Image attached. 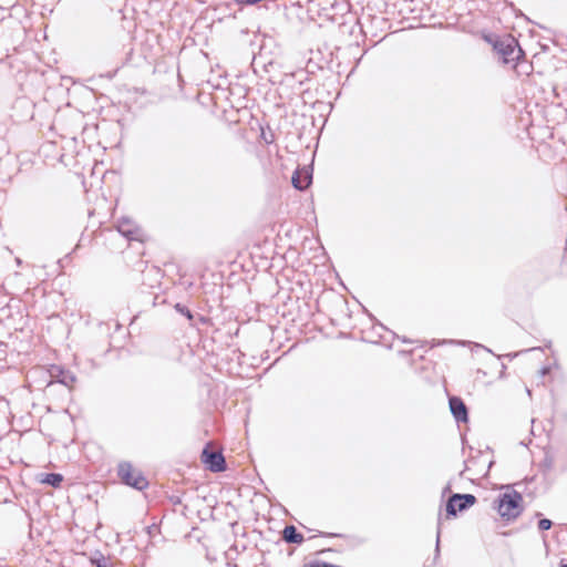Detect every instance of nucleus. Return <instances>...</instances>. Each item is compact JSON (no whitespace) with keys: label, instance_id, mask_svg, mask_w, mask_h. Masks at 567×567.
<instances>
[{"label":"nucleus","instance_id":"nucleus-1","mask_svg":"<svg viewBox=\"0 0 567 567\" xmlns=\"http://www.w3.org/2000/svg\"><path fill=\"white\" fill-rule=\"evenodd\" d=\"M522 502L523 497L516 491L511 493H503L495 501V508L502 518L506 520H514L523 512Z\"/></svg>","mask_w":567,"mask_h":567},{"label":"nucleus","instance_id":"nucleus-2","mask_svg":"<svg viewBox=\"0 0 567 567\" xmlns=\"http://www.w3.org/2000/svg\"><path fill=\"white\" fill-rule=\"evenodd\" d=\"M117 474L124 484L137 491H143L148 486V482L143 474L135 471L128 462H122L118 464Z\"/></svg>","mask_w":567,"mask_h":567},{"label":"nucleus","instance_id":"nucleus-3","mask_svg":"<svg viewBox=\"0 0 567 567\" xmlns=\"http://www.w3.org/2000/svg\"><path fill=\"white\" fill-rule=\"evenodd\" d=\"M494 49L499 55H502L504 63L517 61L524 54L517 41L513 37L496 40Z\"/></svg>","mask_w":567,"mask_h":567},{"label":"nucleus","instance_id":"nucleus-4","mask_svg":"<svg viewBox=\"0 0 567 567\" xmlns=\"http://www.w3.org/2000/svg\"><path fill=\"white\" fill-rule=\"evenodd\" d=\"M202 462L214 473L226 470V461L221 451L214 450L210 444H206L202 452Z\"/></svg>","mask_w":567,"mask_h":567},{"label":"nucleus","instance_id":"nucleus-5","mask_svg":"<svg viewBox=\"0 0 567 567\" xmlns=\"http://www.w3.org/2000/svg\"><path fill=\"white\" fill-rule=\"evenodd\" d=\"M476 501L473 494H453L446 502V514L447 516H456L457 512L468 509Z\"/></svg>","mask_w":567,"mask_h":567},{"label":"nucleus","instance_id":"nucleus-6","mask_svg":"<svg viewBox=\"0 0 567 567\" xmlns=\"http://www.w3.org/2000/svg\"><path fill=\"white\" fill-rule=\"evenodd\" d=\"M312 182V169L309 166L297 167L295 171L291 183L298 190H306Z\"/></svg>","mask_w":567,"mask_h":567},{"label":"nucleus","instance_id":"nucleus-7","mask_svg":"<svg viewBox=\"0 0 567 567\" xmlns=\"http://www.w3.org/2000/svg\"><path fill=\"white\" fill-rule=\"evenodd\" d=\"M449 405L452 415L456 420L457 423H467L468 422V410L464 401L458 396H451L449 399Z\"/></svg>","mask_w":567,"mask_h":567},{"label":"nucleus","instance_id":"nucleus-8","mask_svg":"<svg viewBox=\"0 0 567 567\" xmlns=\"http://www.w3.org/2000/svg\"><path fill=\"white\" fill-rule=\"evenodd\" d=\"M49 374L53 380L66 386H71L76 380L73 372L59 364H52L49 369Z\"/></svg>","mask_w":567,"mask_h":567},{"label":"nucleus","instance_id":"nucleus-9","mask_svg":"<svg viewBox=\"0 0 567 567\" xmlns=\"http://www.w3.org/2000/svg\"><path fill=\"white\" fill-rule=\"evenodd\" d=\"M117 230L121 235L130 240H135L138 238L140 229L128 218H122L118 220Z\"/></svg>","mask_w":567,"mask_h":567},{"label":"nucleus","instance_id":"nucleus-10","mask_svg":"<svg viewBox=\"0 0 567 567\" xmlns=\"http://www.w3.org/2000/svg\"><path fill=\"white\" fill-rule=\"evenodd\" d=\"M282 539L288 544L300 545L303 543V535L293 525H287L282 530Z\"/></svg>","mask_w":567,"mask_h":567},{"label":"nucleus","instance_id":"nucleus-11","mask_svg":"<svg viewBox=\"0 0 567 567\" xmlns=\"http://www.w3.org/2000/svg\"><path fill=\"white\" fill-rule=\"evenodd\" d=\"M62 481L63 476L59 473H47L44 474L43 478H41L43 484H48L52 487H59Z\"/></svg>","mask_w":567,"mask_h":567},{"label":"nucleus","instance_id":"nucleus-12","mask_svg":"<svg viewBox=\"0 0 567 567\" xmlns=\"http://www.w3.org/2000/svg\"><path fill=\"white\" fill-rule=\"evenodd\" d=\"M91 560L95 567H113L110 558L104 557L102 554H99V556L93 557Z\"/></svg>","mask_w":567,"mask_h":567},{"label":"nucleus","instance_id":"nucleus-13","mask_svg":"<svg viewBox=\"0 0 567 567\" xmlns=\"http://www.w3.org/2000/svg\"><path fill=\"white\" fill-rule=\"evenodd\" d=\"M175 310L185 316L189 321H192L194 319V315L193 312L184 305L177 302L175 306H174Z\"/></svg>","mask_w":567,"mask_h":567},{"label":"nucleus","instance_id":"nucleus-14","mask_svg":"<svg viewBox=\"0 0 567 567\" xmlns=\"http://www.w3.org/2000/svg\"><path fill=\"white\" fill-rule=\"evenodd\" d=\"M553 526V522L548 518H542L538 520L539 530H548Z\"/></svg>","mask_w":567,"mask_h":567},{"label":"nucleus","instance_id":"nucleus-15","mask_svg":"<svg viewBox=\"0 0 567 567\" xmlns=\"http://www.w3.org/2000/svg\"><path fill=\"white\" fill-rule=\"evenodd\" d=\"M440 536H441V523L439 522L437 534H436V544H435L436 556H439V554H440Z\"/></svg>","mask_w":567,"mask_h":567},{"label":"nucleus","instance_id":"nucleus-16","mask_svg":"<svg viewBox=\"0 0 567 567\" xmlns=\"http://www.w3.org/2000/svg\"><path fill=\"white\" fill-rule=\"evenodd\" d=\"M324 536H328V537H342L341 534H336V533H329V534H323Z\"/></svg>","mask_w":567,"mask_h":567},{"label":"nucleus","instance_id":"nucleus-17","mask_svg":"<svg viewBox=\"0 0 567 567\" xmlns=\"http://www.w3.org/2000/svg\"><path fill=\"white\" fill-rule=\"evenodd\" d=\"M542 374L545 375L549 372V368L545 367L540 370Z\"/></svg>","mask_w":567,"mask_h":567},{"label":"nucleus","instance_id":"nucleus-18","mask_svg":"<svg viewBox=\"0 0 567 567\" xmlns=\"http://www.w3.org/2000/svg\"><path fill=\"white\" fill-rule=\"evenodd\" d=\"M449 489H450V485H447V486L444 488V493H445V492H449Z\"/></svg>","mask_w":567,"mask_h":567},{"label":"nucleus","instance_id":"nucleus-19","mask_svg":"<svg viewBox=\"0 0 567 567\" xmlns=\"http://www.w3.org/2000/svg\"><path fill=\"white\" fill-rule=\"evenodd\" d=\"M559 567H567V564H561Z\"/></svg>","mask_w":567,"mask_h":567}]
</instances>
